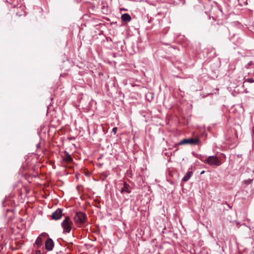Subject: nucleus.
Wrapping results in <instances>:
<instances>
[{
  "instance_id": "16",
  "label": "nucleus",
  "mask_w": 254,
  "mask_h": 254,
  "mask_svg": "<svg viewBox=\"0 0 254 254\" xmlns=\"http://www.w3.org/2000/svg\"><path fill=\"white\" fill-rule=\"evenodd\" d=\"M204 173V171H202L201 173H200V174H202Z\"/></svg>"
},
{
  "instance_id": "12",
  "label": "nucleus",
  "mask_w": 254,
  "mask_h": 254,
  "mask_svg": "<svg viewBox=\"0 0 254 254\" xmlns=\"http://www.w3.org/2000/svg\"><path fill=\"white\" fill-rule=\"evenodd\" d=\"M245 82H248L249 83H253L254 82V79L253 78H248L246 79Z\"/></svg>"
},
{
  "instance_id": "5",
  "label": "nucleus",
  "mask_w": 254,
  "mask_h": 254,
  "mask_svg": "<svg viewBox=\"0 0 254 254\" xmlns=\"http://www.w3.org/2000/svg\"><path fill=\"white\" fill-rule=\"evenodd\" d=\"M48 236V235L46 233H42L37 238L35 243V245H36L38 247H41L43 242L42 238H46Z\"/></svg>"
},
{
  "instance_id": "9",
  "label": "nucleus",
  "mask_w": 254,
  "mask_h": 254,
  "mask_svg": "<svg viewBox=\"0 0 254 254\" xmlns=\"http://www.w3.org/2000/svg\"><path fill=\"white\" fill-rule=\"evenodd\" d=\"M192 174H193V172L192 171L188 172L187 173V174L183 178L182 181L184 182L188 181L191 178Z\"/></svg>"
},
{
  "instance_id": "14",
  "label": "nucleus",
  "mask_w": 254,
  "mask_h": 254,
  "mask_svg": "<svg viewBox=\"0 0 254 254\" xmlns=\"http://www.w3.org/2000/svg\"><path fill=\"white\" fill-rule=\"evenodd\" d=\"M118 130V128L117 127H115L112 129V132L114 133V134H116L117 133Z\"/></svg>"
},
{
  "instance_id": "13",
  "label": "nucleus",
  "mask_w": 254,
  "mask_h": 254,
  "mask_svg": "<svg viewBox=\"0 0 254 254\" xmlns=\"http://www.w3.org/2000/svg\"><path fill=\"white\" fill-rule=\"evenodd\" d=\"M252 180H250V179H248V180H245L244 181V183L245 184H250L251 183Z\"/></svg>"
},
{
  "instance_id": "10",
  "label": "nucleus",
  "mask_w": 254,
  "mask_h": 254,
  "mask_svg": "<svg viewBox=\"0 0 254 254\" xmlns=\"http://www.w3.org/2000/svg\"><path fill=\"white\" fill-rule=\"evenodd\" d=\"M121 19L124 21L129 22L131 20V17L128 14L125 13L122 14Z\"/></svg>"
},
{
  "instance_id": "2",
  "label": "nucleus",
  "mask_w": 254,
  "mask_h": 254,
  "mask_svg": "<svg viewBox=\"0 0 254 254\" xmlns=\"http://www.w3.org/2000/svg\"><path fill=\"white\" fill-rule=\"evenodd\" d=\"M86 219V215L84 213L81 212H76L73 217L75 223L79 226L84 223Z\"/></svg>"
},
{
  "instance_id": "15",
  "label": "nucleus",
  "mask_w": 254,
  "mask_h": 254,
  "mask_svg": "<svg viewBox=\"0 0 254 254\" xmlns=\"http://www.w3.org/2000/svg\"><path fill=\"white\" fill-rule=\"evenodd\" d=\"M34 254H43L40 250L36 251Z\"/></svg>"
},
{
  "instance_id": "11",
  "label": "nucleus",
  "mask_w": 254,
  "mask_h": 254,
  "mask_svg": "<svg viewBox=\"0 0 254 254\" xmlns=\"http://www.w3.org/2000/svg\"><path fill=\"white\" fill-rule=\"evenodd\" d=\"M63 160L66 162H70L72 161L70 155L67 152H65V155L64 157Z\"/></svg>"
},
{
  "instance_id": "1",
  "label": "nucleus",
  "mask_w": 254,
  "mask_h": 254,
  "mask_svg": "<svg viewBox=\"0 0 254 254\" xmlns=\"http://www.w3.org/2000/svg\"><path fill=\"white\" fill-rule=\"evenodd\" d=\"M201 160L210 166H219L222 164L221 160L215 155L208 156L207 158Z\"/></svg>"
},
{
  "instance_id": "7",
  "label": "nucleus",
  "mask_w": 254,
  "mask_h": 254,
  "mask_svg": "<svg viewBox=\"0 0 254 254\" xmlns=\"http://www.w3.org/2000/svg\"><path fill=\"white\" fill-rule=\"evenodd\" d=\"M62 216V210L58 208L52 213V217L53 219L59 220Z\"/></svg>"
},
{
  "instance_id": "3",
  "label": "nucleus",
  "mask_w": 254,
  "mask_h": 254,
  "mask_svg": "<svg viewBox=\"0 0 254 254\" xmlns=\"http://www.w3.org/2000/svg\"><path fill=\"white\" fill-rule=\"evenodd\" d=\"M73 224L72 221L69 217H66L62 223V226L64 229L63 233H68L71 229V226Z\"/></svg>"
},
{
  "instance_id": "8",
  "label": "nucleus",
  "mask_w": 254,
  "mask_h": 254,
  "mask_svg": "<svg viewBox=\"0 0 254 254\" xmlns=\"http://www.w3.org/2000/svg\"><path fill=\"white\" fill-rule=\"evenodd\" d=\"M121 192L122 193L127 192L128 193L130 192L129 186L126 182H125L124 183V187L121 190Z\"/></svg>"
},
{
  "instance_id": "4",
  "label": "nucleus",
  "mask_w": 254,
  "mask_h": 254,
  "mask_svg": "<svg viewBox=\"0 0 254 254\" xmlns=\"http://www.w3.org/2000/svg\"><path fill=\"white\" fill-rule=\"evenodd\" d=\"M199 142V139L198 138L196 137L195 138H187V139H184L182 140H181L179 143V144L180 145H184L185 144H190L191 145H196L198 144Z\"/></svg>"
},
{
  "instance_id": "6",
  "label": "nucleus",
  "mask_w": 254,
  "mask_h": 254,
  "mask_svg": "<svg viewBox=\"0 0 254 254\" xmlns=\"http://www.w3.org/2000/svg\"><path fill=\"white\" fill-rule=\"evenodd\" d=\"M54 243L51 238H48L45 243V248L47 251H50L53 249Z\"/></svg>"
}]
</instances>
